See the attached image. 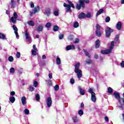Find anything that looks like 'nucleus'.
Returning <instances> with one entry per match:
<instances>
[{"mask_svg": "<svg viewBox=\"0 0 124 124\" xmlns=\"http://www.w3.org/2000/svg\"><path fill=\"white\" fill-rule=\"evenodd\" d=\"M85 3H90L89 0H79L78 3L76 4V8L77 10H81V8L83 9L86 7Z\"/></svg>", "mask_w": 124, "mask_h": 124, "instance_id": "obj_1", "label": "nucleus"}, {"mask_svg": "<svg viewBox=\"0 0 124 124\" xmlns=\"http://www.w3.org/2000/svg\"><path fill=\"white\" fill-rule=\"evenodd\" d=\"M67 1L68 2V3H69V4H67L65 3H63V6L64 7H65V9H66V13H72V10H71V7H72V8H75V6H74V4H73V3H72V1H71L70 0H67Z\"/></svg>", "mask_w": 124, "mask_h": 124, "instance_id": "obj_2", "label": "nucleus"}, {"mask_svg": "<svg viewBox=\"0 0 124 124\" xmlns=\"http://www.w3.org/2000/svg\"><path fill=\"white\" fill-rule=\"evenodd\" d=\"M75 73H77V78L78 79L82 78L83 77V74L82 73V70L80 69V62H78L77 64L75 65Z\"/></svg>", "mask_w": 124, "mask_h": 124, "instance_id": "obj_3", "label": "nucleus"}, {"mask_svg": "<svg viewBox=\"0 0 124 124\" xmlns=\"http://www.w3.org/2000/svg\"><path fill=\"white\" fill-rule=\"evenodd\" d=\"M96 31H95V34L98 37H100L102 35V32H101V26L98 24H96L95 26Z\"/></svg>", "mask_w": 124, "mask_h": 124, "instance_id": "obj_4", "label": "nucleus"}, {"mask_svg": "<svg viewBox=\"0 0 124 124\" xmlns=\"http://www.w3.org/2000/svg\"><path fill=\"white\" fill-rule=\"evenodd\" d=\"M105 36L107 37V38H110V36H111V32H114V30L111 29V28L107 26L105 30Z\"/></svg>", "mask_w": 124, "mask_h": 124, "instance_id": "obj_5", "label": "nucleus"}, {"mask_svg": "<svg viewBox=\"0 0 124 124\" xmlns=\"http://www.w3.org/2000/svg\"><path fill=\"white\" fill-rule=\"evenodd\" d=\"M119 105L118 107L122 110H124V98H121L119 100Z\"/></svg>", "mask_w": 124, "mask_h": 124, "instance_id": "obj_6", "label": "nucleus"}, {"mask_svg": "<svg viewBox=\"0 0 124 124\" xmlns=\"http://www.w3.org/2000/svg\"><path fill=\"white\" fill-rule=\"evenodd\" d=\"M46 105L47 107L52 106V98H51V97H48L46 98Z\"/></svg>", "mask_w": 124, "mask_h": 124, "instance_id": "obj_7", "label": "nucleus"}, {"mask_svg": "<svg viewBox=\"0 0 124 124\" xmlns=\"http://www.w3.org/2000/svg\"><path fill=\"white\" fill-rule=\"evenodd\" d=\"M25 37L26 39H28V42H29V43H31V37L30 36V34L29 33V32H28L27 30L25 31Z\"/></svg>", "mask_w": 124, "mask_h": 124, "instance_id": "obj_8", "label": "nucleus"}, {"mask_svg": "<svg viewBox=\"0 0 124 124\" xmlns=\"http://www.w3.org/2000/svg\"><path fill=\"white\" fill-rule=\"evenodd\" d=\"M74 49H75V46L73 45H68L65 48L66 51H69V50H74Z\"/></svg>", "mask_w": 124, "mask_h": 124, "instance_id": "obj_9", "label": "nucleus"}, {"mask_svg": "<svg viewBox=\"0 0 124 124\" xmlns=\"http://www.w3.org/2000/svg\"><path fill=\"white\" fill-rule=\"evenodd\" d=\"M78 19H85L86 18V14L83 12L80 13L78 15Z\"/></svg>", "mask_w": 124, "mask_h": 124, "instance_id": "obj_10", "label": "nucleus"}, {"mask_svg": "<svg viewBox=\"0 0 124 124\" xmlns=\"http://www.w3.org/2000/svg\"><path fill=\"white\" fill-rule=\"evenodd\" d=\"M113 95H114L115 98H116V99H117V100H120V99L121 98V96L120 95V93L115 92L113 93Z\"/></svg>", "mask_w": 124, "mask_h": 124, "instance_id": "obj_11", "label": "nucleus"}, {"mask_svg": "<svg viewBox=\"0 0 124 124\" xmlns=\"http://www.w3.org/2000/svg\"><path fill=\"white\" fill-rule=\"evenodd\" d=\"M78 90L80 91V94L81 95H85V90H83L82 87L80 86H78Z\"/></svg>", "mask_w": 124, "mask_h": 124, "instance_id": "obj_12", "label": "nucleus"}, {"mask_svg": "<svg viewBox=\"0 0 124 124\" xmlns=\"http://www.w3.org/2000/svg\"><path fill=\"white\" fill-rule=\"evenodd\" d=\"M101 53L103 55H108V54H110V50H108V49L102 50L101 51Z\"/></svg>", "mask_w": 124, "mask_h": 124, "instance_id": "obj_13", "label": "nucleus"}, {"mask_svg": "<svg viewBox=\"0 0 124 124\" xmlns=\"http://www.w3.org/2000/svg\"><path fill=\"white\" fill-rule=\"evenodd\" d=\"M95 47L96 49L98 48V47L100 46V40L99 39H97L96 41H95Z\"/></svg>", "mask_w": 124, "mask_h": 124, "instance_id": "obj_14", "label": "nucleus"}, {"mask_svg": "<svg viewBox=\"0 0 124 124\" xmlns=\"http://www.w3.org/2000/svg\"><path fill=\"white\" fill-rule=\"evenodd\" d=\"M91 100L93 102H95V101H96V97L95 96V93L91 94Z\"/></svg>", "mask_w": 124, "mask_h": 124, "instance_id": "obj_15", "label": "nucleus"}, {"mask_svg": "<svg viewBox=\"0 0 124 124\" xmlns=\"http://www.w3.org/2000/svg\"><path fill=\"white\" fill-rule=\"evenodd\" d=\"M45 14L47 16H50V14H51V9L50 8H47L46 9Z\"/></svg>", "mask_w": 124, "mask_h": 124, "instance_id": "obj_16", "label": "nucleus"}, {"mask_svg": "<svg viewBox=\"0 0 124 124\" xmlns=\"http://www.w3.org/2000/svg\"><path fill=\"white\" fill-rule=\"evenodd\" d=\"M116 29L119 31L122 29V22H121V21H119L117 23V24L116 26Z\"/></svg>", "mask_w": 124, "mask_h": 124, "instance_id": "obj_17", "label": "nucleus"}, {"mask_svg": "<svg viewBox=\"0 0 124 124\" xmlns=\"http://www.w3.org/2000/svg\"><path fill=\"white\" fill-rule=\"evenodd\" d=\"M10 5L13 8H15L16 7V3H15V1H14V0H11Z\"/></svg>", "mask_w": 124, "mask_h": 124, "instance_id": "obj_18", "label": "nucleus"}, {"mask_svg": "<svg viewBox=\"0 0 124 124\" xmlns=\"http://www.w3.org/2000/svg\"><path fill=\"white\" fill-rule=\"evenodd\" d=\"M40 11V7L39 6H37V7H35L33 10V14H35L37 12V11Z\"/></svg>", "mask_w": 124, "mask_h": 124, "instance_id": "obj_19", "label": "nucleus"}, {"mask_svg": "<svg viewBox=\"0 0 124 124\" xmlns=\"http://www.w3.org/2000/svg\"><path fill=\"white\" fill-rule=\"evenodd\" d=\"M83 52L86 57H88L89 59H91V55H90V53H89V52H88V50H87V49H83Z\"/></svg>", "mask_w": 124, "mask_h": 124, "instance_id": "obj_20", "label": "nucleus"}, {"mask_svg": "<svg viewBox=\"0 0 124 124\" xmlns=\"http://www.w3.org/2000/svg\"><path fill=\"white\" fill-rule=\"evenodd\" d=\"M43 29H44L43 25H40L37 27V31H43Z\"/></svg>", "mask_w": 124, "mask_h": 124, "instance_id": "obj_21", "label": "nucleus"}, {"mask_svg": "<svg viewBox=\"0 0 124 124\" xmlns=\"http://www.w3.org/2000/svg\"><path fill=\"white\" fill-rule=\"evenodd\" d=\"M26 100H27V98H26V97L25 96H23L21 98V102H22V103L23 105H26Z\"/></svg>", "mask_w": 124, "mask_h": 124, "instance_id": "obj_22", "label": "nucleus"}, {"mask_svg": "<svg viewBox=\"0 0 124 124\" xmlns=\"http://www.w3.org/2000/svg\"><path fill=\"white\" fill-rule=\"evenodd\" d=\"M72 120L74 123H78L79 122V118L77 116H74L72 118Z\"/></svg>", "mask_w": 124, "mask_h": 124, "instance_id": "obj_23", "label": "nucleus"}, {"mask_svg": "<svg viewBox=\"0 0 124 124\" xmlns=\"http://www.w3.org/2000/svg\"><path fill=\"white\" fill-rule=\"evenodd\" d=\"M9 100L10 102H11V103H14V102H15V97L12 96L9 97Z\"/></svg>", "mask_w": 124, "mask_h": 124, "instance_id": "obj_24", "label": "nucleus"}, {"mask_svg": "<svg viewBox=\"0 0 124 124\" xmlns=\"http://www.w3.org/2000/svg\"><path fill=\"white\" fill-rule=\"evenodd\" d=\"M103 11H104L103 9H100L99 11H98L96 15V17H97L98 15H100V14L103 13Z\"/></svg>", "mask_w": 124, "mask_h": 124, "instance_id": "obj_25", "label": "nucleus"}, {"mask_svg": "<svg viewBox=\"0 0 124 124\" xmlns=\"http://www.w3.org/2000/svg\"><path fill=\"white\" fill-rule=\"evenodd\" d=\"M59 30H60V27H59V26L57 25H55L53 26V31H58Z\"/></svg>", "mask_w": 124, "mask_h": 124, "instance_id": "obj_26", "label": "nucleus"}, {"mask_svg": "<svg viewBox=\"0 0 124 124\" xmlns=\"http://www.w3.org/2000/svg\"><path fill=\"white\" fill-rule=\"evenodd\" d=\"M10 21L13 24H16V18L11 17L10 18Z\"/></svg>", "mask_w": 124, "mask_h": 124, "instance_id": "obj_27", "label": "nucleus"}, {"mask_svg": "<svg viewBox=\"0 0 124 124\" xmlns=\"http://www.w3.org/2000/svg\"><path fill=\"white\" fill-rule=\"evenodd\" d=\"M52 27V23L51 22H47L46 24V28H47V29H50Z\"/></svg>", "mask_w": 124, "mask_h": 124, "instance_id": "obj_28", "label": "nucleus"}, {"mask_svg": "<svg viewBox=\"0 0 124 124\" xmlns=\"http://www.w3.org/2000/svg\"><path fill=\"white\" fill-rule=\"evenodd\" d=\"M0 39H6L5 35H4V34H2V33H0Z\"/></svg>", "mask_w": 124, "mask_h": 124, "instance_id": "obj_29", "label": "nucleus"}, {"mask_svg": "<svg viewBox=\"0 0 124 124\" xmlns=\"http://www.w3.org/2000/svg\"><path fill=\"white\" fill-rule=\"evenodd\" d=\"M56 63L57 64L60 65L61 63V58H60V57H57L56 58Z\"/></svg>", "mask_w": 124, "mask_h": 124, "instance_id": "obj_30", "label": "nucleus"}, {"mask_svg": "<svg viewBox=\"0 0 124 124\" xmlns=\"http://www.w3.org/2000/svg\"><path fill=\"white\" fill-rule=\"evenodd\" d=\"M85 62L87 64H93V60L89 59L88 61H86Z\"/></svg>", "mask_w": 124, "mask_h": 124, "instance_id": "obj_31", "label": "nucleus"}, {"mask_svg": "<svg viewBox=\"0 0 124 124\" xmlns=\"http://www.w3.org/2000/svg\"><path fill=\"white\" fill-rule=\"evenodd\" d=\"M52 85H53V83L52 82V80L51 79L47 80V86H48V87H51Z\"/></svg>", "mask_w": 124, "mask_h": 124, "instance_id": "obj_32", "label": "nucleus"}, {"mask_svg": "<svg viewBox=\"0 0 124 124\" xmlns=\"http://www.w3.org/2000/svg\"><path fill=\"white\" fill-rule=\"evenodd\" d=\"M108 93L110 94L113 93V89L111 87H108Z\"/></svg>", "mask_w": 124, "mask_h": 124, "instance_id": "obj_33", "label": "nucleus"}, {"mask_svg": "<svg viewBox=\"0 0 124 124\" xmlns=\"http://www.w3.org/2000/svg\"><path fill=\"white\" fill-rule=\"evenodd\" d=\"M28 23L29 26H31V27H33V26H34V22L32 20L29 21Z\"/></svg>", "mask_w": 124, "mask_h": 124, "instance_id": "obj_34", "label": "nucleus"}, {"mask_svg": "<svg viewBox=\"0 0 124 124\" xmlns=\"http://www.w3.org/2000/svg\"><path fill=\"white\" fill-rule=\"evenodd\" d=\"M35 99L37 101H39V100H40V96L39 95V94H36L35 95Z\"/></svg>", "mask_w": 124, "mask_h": 124, "instance_id": "obj_35", "label": "nucleus"}, {"mask_svg": "<svg viewBox=\"0 0 124 124\" xmlns=\"http://www.w3.org/2000/svg\"><path fill=\"white\" fill-rule=\"evenodd\" d=\"M37 50H34L33 49H31V54L33 56H36L37 55V52H36Z\"/></svg>", "mask_w": 124, "mask_h": 124, "instance_id": "obj_36", "label": "nucleus"}, {"mask_svg": "<svg viewBox=\"0 0 124 124\" xmlns=\"http://www.w3.org/2000/svg\"><path fill=\"white\" fill-rule=\"evenodd\" d=\"M91 17H92V14L91 13H88L85 15V18H91Z\"/></svg>", "mask_w": 124, "mask_h": 124, "instance_id": "obj_37", "label": "nucleus"}, {"mask_svg": "<svg viewBox=\"0 0 124 124\" xmlns=\"http://www.w3.org/2000/svg\"><path fill=\"white\" fill-rule=\"evenodd\" d=\"M78 115H80V116H82L84 115V111H83V110L80 109L78 112Z\"/></svg>", "mask_w": 124, "mask_h": 124, "instance_id": "obj_38", "label": "nucleus"}, {"mask_svg": "<svg viewBox=\"0 0 124 124\" xmlns=\"http://www.w3.org/2000/svg\"><path fill=\"white\" fill-rule=\"evenodd\" d=\"M8 61L11 62L14 61V58H13V57L12 56H10L8 58Z\"/></svg>", "mask_w": 124, "mask_h": 124, "instance_id": "obj_39", "label": "nucleus"}, {"mask_svg": "<svg viewBox=\"0 0 124 124\" xmlns=\"http://www.w3.org/2000/svg\"><path fill=\"white\" fill-rule=\"evenodd\" d=\"M24 113L25 115H29V114H30V110L26 108L24 110Z\"/></svg>", "mask_w": 124, "mask_h": 124, "instance_id": "obj_40", "label": "nucleus"}, {"mask_svg": "<svg viewBox=\"0 0 124 124\" xmlns=\"http://www.w3.org/2000/svg\"><path fill=\"white\" fill-rule=\"evenodd\" d=\"M110 20H111V18H110L109 16H107L105 19L106 23H109L110 22Z\"/></svg>", "mask_w": 124, "mask_h": 124, "instance_id": "obj_41", "label": "nucleus"}, {"mask_svg": "<svg viewBox=\"0 0 124 124\" xmlns=\"http://www.w3.org/2000/svg\"><path fill=\"white\" fill-rule=\"evenodd\" d=\"M78 27H79V23L77 22H76L74 23V28H78Z\"/></svg>", "mask_w": 124, "mask_h": 124, "instance_id": "obj_42", "label": "nucleus"}, {"mask_svg": "<svg viewBox=\"0 0 124 124\" xmlns=\"http://www.w3.org/2000/svg\"><path fill=\"white\" fill-rule=\"evenodd\" d=\"M59 89H60V86H59V85H56L54 86V90L57 92V91H59Z\"/></svg>", "mask_w": 124, "mask_h": 124, "instance_id": "obj_43", "label": "nucleus"}, {"mask_svg": "<svg viewBox=\"0 0 124 124\" xmlns=\"http://www.w3.org/2000/svg\"><path fill=\"white\" fill-rule=\"evenodd\" d=\"M68 39L69 40H73L74 39V36L73 35H70L68 37Z\"/></svg>", "mask_w": 124, "mask_h": 124, "instance_id": "obj_44", "label": "nucleus"}, {"mask_svg": "<svg viewBox=\"0 0 124 124\" xmlns=\"http://www.w3.org/2000/svg\"><path fill=\"white\" fill-rule=\"evenodd\" d=\"M13 29L15 31H18V28H17V27H16V25H14L13 26Z\"/></svg>", "mask_w": 124, "mask_h": 124, "instance_id": "obj_45", "label": "nucleus"}, {"mask_svg": "<svg viewBox=\"0 0 124 124\" xmlns=\"http://www.w3.org/2000/svg\"><path fill=\"white\" fill-rule=\"evenodd\" d=\"M33 86L35 88H36L38 86V82L37 81H34Z\"/></svg>", "mask_w": 124, "mask_h": 124, "instance_id": "obj_46", "label": "nucleus"}, {"mask_svg": "<svg viewBox=\"0 0 124 124\" xmlns=\"http://www.w3.org/2000/svg\"><path fill=\"white\" fill-rule=\"evenodd\" d=\"M15 72V69L14 68L12 67L10 69V73H14Z\"/></svg>", "mask_w": 124, "mask_h": 124, "instance_id": "obj_47", "label": "nucleus"}, {"mask_svg": "<svg viewBox=\"0 0 124 124\" xmlns=\"http://www.w3.org/2000/svg\"><path fill=\"white\" fill-rule=\"evenodd\" d=\"M14 18H16V19H17V18H18V15L17 14V13L16 12H14V16H12Z\"/></svg>", "mask_w": 124, "mask_h": 124, "instance_id": "obj_48", "label": "nucleus"}, {"mask_svg": "<svg viewBox=\"0 0 124 124\" xmlns=\"http://www.w3.org/2000/svg\"><path fill=\"white\" fill-rule=\"evenodd\" d=\"M20 57H21V53H20V52L17 51L16 52V58L17 59H19Z\"/></svg>", "mask_w": 124, "mask_h": 124, "instance_id": "obj_49", "label": "nucleus"}, {"mask_svg": "<svg viewBox=\"0 0 124 124\" xmlns=\"http://www.w3.org/2000/svg\"><path fill=\"white\" fill-rule=\"evenodd\" d=\"M89 93H91V94H93V93H95L93 92V89L92 88L89 89Z\"/></svg>", "mask_w": 124, "mask_h": 124, "instance_id": "obj_50", "label": "nucleus"}, {"mask_svg": "<svg viewBox=\"0 0 124 124\" xmlns=\"http://www.w3.org/2000/svg\"><path fill=\"white\" fill-rule=\"evenodd\" d=\"M53 14L55 16H59V12L57 11H55L53 12Z\"/></svg>", "mask_w": 124, "mask_h": 124, "instance_id": "obj_51", "label": "nucleus"}, {"mask_svg": "<svg viewBox=\"0 0 124 124\" xmlns=\"http://www.w3.org/2000/svg\"><path fill=\"white\" fill-rule=\"evenodd\" d=\"M29 90L30 92H33L34 91V88L32 86H30Z\"/></svg>", "mask_w": 124, "mask_h": 124, "instance_id": "obj_52", "label": "nucleus"}, {"mask_svg": "<svg viewBox=\"0 0 124 124\" xmlns=\"http://www.w3.org/2000/svg\"><path fill=\"white\" fill-rule=\"evenodd\" d=\"M70 82H71V84H72V85H73V84H74V83H75V80H74V78H71Z\"/></svg>", "mask_w": 124, "mask_h": 124, "instance_id": "obj_53", "label": "nucleus"}, {"mask_svg": "<svg viewBox=\"0 0 124 124\" xmlns=\"http://www.w3.org/2000/svg\"><path fill=\"white\" fill-rule=\"evenodd\" d=\"M119 37H120V35H117L115 37L114 41L117 42V41H118L119 39Z\"/></svg>", "mask_w": 124, "mask_h": 124, "instance_id": "obj_54", "label": "nucleus"}, {"mask_svg": "<svg viewBox=\"0 0 124 124\" xmlns=\"http://www.w3.org/2000/svg\"><path fill=\"white\" fill-rule=\"evenodd\" d=\"M64 36V35H63V34H60L59 35V39H62Z\"/></svg>", "mask_w": 124, "mask_h": 124, "instance_id": "obj_55", "label": "nucleus"}, {"mask_svg": "<svg viewBox=\"0 0 124 124\" xmlns=\"http://www.w3.org/2000/svg\"><path fill=\"white\" fill-rule=\"evenodd\" d=\"M113 48H114V46H111L109 47V49H108V50H109V51H110V53H111L112 50H113Z\"/></svg>", "mask_w": 124, "mask_h": 124, "instance_id": "obj_56", "label": "nucleus"}, {"mask_svg": "<svg viewBox=\"0 0 124 124\" xmlns=\"http://www.w3.org/2000/svg\"><path fill=\"white\" fill-rule=\"evenodd\" d=\"M79 41H80V40L79 39V38H76L75 41H74V43L77 44V43H78V42H79Z\"/></svg>", "mask_w": 124, "mask_h": 124, "instance_id": "obj_57", "label": "nucleus"}, {"mask_svg": "<svg viewBox=\"0 0 124 124\" xmlns=\"http://www.w3.org/2000/svg\"><path fill=\"white\" fill-rule=\"evenodd\" d=\"M30 5H31V8H33L34 7V4L32 2H31Z\"/></svg>", "mask_w": 124, "mask_h": 124, "instance_id": "obj_58", "label": "nucleus"}, {"mask_svg": "<svg viewBox=\"0 0 124 124\" xmlns=\"http://www.w3.org/2000/svg\"><path fill=\"white\" fill-rule=\"evenodd\" d=\"M33 49H34V50L35 51H38L37 48H36L35 45H33Z\"/></svg>", "mask_w": 124, "mask_h": 124, "instance_id": "obj_59", "label": "nucleus"}, {"mask_svg": "<svg viewBox=\"0 0 124 124\" xmlns=\"http://www.w3.org/2000/svg\"><path fill=\"white\" fill-rule=\"evenodd\" d=\"M120 65H121V67H124V61H122L121 62Z\"/></svg>", "mask_w": 124, "mask_h": 124, "instance_id": "obj_60", "label": "nucleus"}, {"mask_svg": "<svg viewBox=\"0 0 124 124\" xmlns=\"http://www.w3.org/2000/svg\"><path fill=\"white\" fill-rule=\"evenodd\" d=\"M15 33L16 35V37H19V34H18V31H15Z\"/></svg>", "mask_w": 124, "mask_h": 124, "instance_id": "obj_61", "label": "nucleus"}, {"mask_svg": "<svg viewBox=\"0 0 124 124\" xmlns=\"http://www.w3.org/2000/svg\"><path fill=\"white\" fill-rule=\"evenodd\" d=\"M48 77L49 79H52L53 78V75L52 74L50 73L48 74Z\"/></svg>", "mask_w": 124, "mask_h": 124, "instance_id": "obj_62", "label": "nucleus"}, {"mask_svg": "<svg viewBox=\"0 0 124 124\" xmlns=\"http://www.w3.org/2000/svg\"><path fill=\"white\" fill-rule=\"evenodd\" d=\"M10 94H11V95H12V96L15 95V92H14V91L11 92L10 93Z\"/></svg>", "mask_w": 124, "mask_h": 124, "instance_id": "obj_63", "label": "nucleus"}, {"mask_svg": "<svg viewBox=\"0 0 124 124\" xmlns=\"http://www.w3.org/2000/svg\"><path fill=\"white\" fill-rule=\"evenodd\" d=\"M105 120L106 122H109V118L107 116L105 117Z\"/></svg>", "mask_w": 124, "mask_h": 124, "instance_id": "obj_64", "label": "nucleus"}]
</instances>
